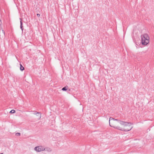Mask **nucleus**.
Returning <instances> with one entry per match:
<instances>
[{
	"mask_svg": "<svg viewBox=\"0 0 154 154\" xmlns=\"http://www.w3.org/2000/svg\"><path fill=\"white\" fill-rule=\"evenodd\" d=\"M109 123L110 126L115 128L125 131H128L133 128L131 123L125 122L110 117L109 118Z\"/></svg>",
	"mask_w": 154,
	"mask_h": 154,
	"instance_id": "obj_1",
	"label": "nucleus"
},
{
	"mask_svg": "<svg viewBox=\"0 0 154 154\" xmlns=\"http://www.w3.org/2000/svg\"><path fill=\"white\" fill-rule=\"evenodd\" d=\"M142 44L144 45H146L149 42V38L147 34H144L141 35Z\"/></svg>",
	"mask_w": 154,
	"mask_h": 154,
	"instance_id": "obj_2",
	"label": "nucleus"
},
{
	"mask_svg": "<svg viewBox=\"0 0 154 154\" xmlns=\"http://www.w3.org/2000/svg\"><path fill=\"white\" fill-rule=\"evenodd\" d=\"M34 149L36 152H40L45 150V149L42 146H40L35 147Z\"/></svg>",
	"mask_w": 154,
	"mask_h": 154,
	"instance_id": "obj_3",
	"label": "nucleus"
},
{
	"mask_svg": "<svg viewBox=\"0 0 154 154\" xmlns=\"http://www.w3.org/2000/svg\"><path fill=\"white\" fill-rule=\"evenodd\" d=\"M5 37V31L2 30V31H0V38H4Z\"/></svg>",
	"mask_w": 154,
	"mask_h": 154,
	"instance_id": "obj_4",
	"label": "nucleus"
},
{
	"mask_svg": "<svg viewBox=\"0 0 154 154\" xmlns=\"http://www.w3.org/2000/svg\"><path fill=\"white\" fill-rule=\"evenodd\" d=\"M7 112V114L8 115H9L10 113H15V111L14 109H12L9 112H8L6 110L4 112ZM5 113V114H6V113Z\"/></svg>",
	"mask_w": 154,
	"mask_h": 154,
	"instance_id": "obj_5",
	"label": "nucleus"
},
{
	"mask_svg": "<svg viewBox=\"0 0 154 154\" xmlns=\"http://www.w3.org/2000/svg\"><path fill=\"white\" fill-rule=\"evenodd\" d=\"M38 114L39 116H41V113L40 112H38L35 111H34L33 112H32L31 113V114L32 115H37Z\"/></svg>",
	"mask_w": 154,
	"mask_h": 154,
	"instance_id": "obj_6",
	"label": "nucleus"
},
{
	"mask_svg": "<svg viewBox=\"0 0 154 154\" xmlns=\"http://www.w3.org/2000/svg\"><path fill=\"white\" fill-rule=\"evenodd\" d=\"M20 28L22 30V31H23V23L22 22V20L21 18H20Z\"/></svg>",
	"mask_w": 154,
	"mask_h": 154,
	"instance_id": "obj_7",
	"label": "nucleus"
},
{
	"mask_svg": "<svg viewBox=\"0 0 154 154\" xmlns=\"http://www.w3.org/2000/svg\"><path fill=\"white\" fill-rule=\"evenodd\" d=\"M69 88L68 86H66L63 88L62 89V90L63 91H66L67 89Z\"/></svg>",
	"mask_w": 154,
	"mask_h": 154,
	"instance_id": "obj_8",
	"label": "nucleus"
},
{
	"mask_svg": "<svg viewBox=\"0 0 154 154\" xmlns=\"http://www.w3.org/2000/svg\"><path fill=\"white\" fill-rule=\"evenodd\" d=\"M20 70L22 71H23L24 69V68L22 65L21 64H20Z\"/></svg>",
	"mask_w": 154,
	"mask_h": 154,
	"instance_id": "obj_9",
	"label": "nucleus"
},
{
	"mask_svg": "<svg viewBox=\"0 0 154 154\" xmlns=\"http://www.w3.org/2000/svg\"><path fill=\"white\" fill-rule=\"evenodd\" d=\"M15 135L17 136H19L20 135V133L18 132L17 133H16Z\"/></svg>",
	"mask_w": 154,
	"mask_h": 154,
	"instance_id": "obj_10",
	"label": "nucleus"
},
{
	"mask_svg": "<svg viewBox=\"0 0 154 154\" xmlns=\"http://www.w3.org/2000/svg\"><path fill=\"white\" fill-rule=\"evenodd\" d=\"M47 151H48L51 152V150L50 148H49L48 149H47Z\"/></svg>",
	"mask_w": 154,
	"mask_h": 154,
	"instance_id": "obj_11",
	"label": "nucleus"
},
{
	"mask_svg": "<svg viewBox=\"0 0 154 154\" xmlns=\"http://www.w3.org/2000/svg\"><path fill=\"white\" fill-rule=\"evenodd\" d=\"M40 14H37V16L38 17H39L40 16Z\"/></svg>",
	"mask_w": 154,
	"mask_h": 154,
	"instance_id": "obj_12",
	"label": "nucleus"
},
{
	"mask_svg": "<svg viewBox=\"0 0 154 154\" xmlns=\"http://www.w3.org/2000/svg\"><path fill=\"white\" fill-rule=\"evenodd\" d=\"M0 154H3V153H0Z\"/></svg>",
	"mask_w": 154,
	"mask_h": 154,
	"instance_id": "obj_13",
	"label": "nucleus"
}]
</instances>
